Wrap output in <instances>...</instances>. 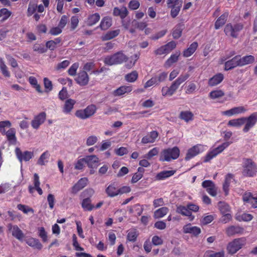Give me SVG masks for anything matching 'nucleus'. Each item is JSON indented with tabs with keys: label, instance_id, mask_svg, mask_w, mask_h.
I'll list each match as a JSON object with an SVG mask.
<instances>
[{
	"label": "nucleus",
	"instance_id": "obj_1",
	"mask_svg": "<svg viewBox=\"0 0 257 257\" xmlns=\"http://www.w3.org/2000/svg\"><path fill=\"white\" fill-rule=\"evenodd\" d=\"M190 77L189 73L181 74L174 81H173L170 87L164 86L162 88L161 92L163 96H171L178 89L179 86L183 82L185 81Z\"/></svg>",
	"mask_w": 257,
	"mask_h": 257
},
{
	"label": "nucleus",
	"instance_id": "obj_2",
	"mask_svg": "<svg viewBox=\"0 0 257 257\" xmlns=\"http://www.w3.org/2000/svg\"><path fill=\"white\" fill-rule=\"evenodd\" d=\"M180 153L179 148L176 146L164 149L160 153L159 160L161 162H170L176 160L179 158Z\"/></svg>",
	"mask_w": 257,
	"mask_h": 257
},
{
	"label": "nucleus",
	"instance_id": "obj_3",
	"mask_svg": "<svg viewBox=\"0 0 257 257\" xmlns=\"http://www.w3.org/2000/svg\"><path fill=\"white\" fill-rule=\"evenodd\" d=\"M242 174L245 177H252L257 173V166L251 159L244 158L243 160Z\"/></svg>",
	"mask_w": 257,
	"mask_h": 257
},
{
	"label": "nucleus",
	"instance_id": "obj_4",
	"mask_svg": "<svg viewBox=\"0 0 257 257\" xmlns=\"http://www.w3.org/2000/svg\"><path fill=\"white\" fill-rule=\"evenodd\" d=\"M244 25L242 23H228L224 29L225 34L233 38H237L239 33L243 30Z\"/></svg>",
	"mask_w": 257,
	"mask_h": 257
},
{
	"label": "nucleus",
	"instance_id": "obj_5",
	"mask_svg": "<svg viewBox=\"0 0 257 257\" xmlns=\"http://www.w3.org/2000/svg\"><path fill=\"white\" fill-rule=\"evenodd\" d=\"M127 59V57L121 51L106 56L104 59V63L107 65H113L121 64Z\"/></svg>",
	"mask_w": 257,
	"mask_h": 257
},
{
	"label": "nucleus",
	"instance_id": "obj_6",
	"mask_svg": "<svg viewBox=\"0 0 257 257\" xmlns=\"http://www.w3.org/2000/svg\"><path fill=\"white\" fill-rule=\"evenodd\" d=\"M246 243V239L241 237L233 239L227 246V251L229 254H234L241 249Z\"/></svg>",
	"mask_w": 257,
	"mask_h": 257
},
{
	"label": "nucleus",
	"instance_id": "obj_7",
	"mask_svg": "<svg viewBox=\"0 0 257 257\" xmlns=\"http://www.w3.org/2000/svg\"><path fill=\"white\" fill-rule=\"evenodd\" d=\"M231 142H226L218 146L217 148L209 151L204 157L203 162L207 163L209 162L213 158L216 157L218 154L222 153L226 148H227Z\"/></svg>",
	"mask_w": 257,
	"mask_h": 257
},
{
	"label": "nucleus",
	"instance_id": "obj_8",
	"mask_svg": "<svg viewBox=\"0 0 257 257\" xmlns=\"http://www.w3.org/2000/svg\"><path fill=\"white\" fill-rule=\"evenodd\" d=\"M97 110V107L94 104L88 105L85 109H79L75 112V115L78 118L85 119L93 115Z\"/></svg>",
	"mask_w": 257,
	"mask_h": 257
},
{
	"label": "nucleus",
	"instance_id": "obj_9",
	"mask_svg": "<svg viewBox=\"0 0 257 257\" xmlns=\"http://www.w3.org/2000/svg\"><path fill=\"white\" fill-rule=\"evenodd\" d=\"M242 118L245 123L242 131L244 133H247L257 122V111L252 113L247 117H242Z\"/></svg>",
	"mask_w": 257,
	"mask_h": 257
},
{
	"label": "nucleus",
	"instance_id": "obj_10",
	"mask_svg": "<svg viewBox=\"0 0 257 257\" xmlns=\"http://www.w3.org/2000/svg\"><path fill=\"white\" fill-rule=\"evenodd\" d=\"M183 2L181 0H167V4L168 8H171L170 15L173 18H176L179 14Z\"/></svg>",
	"mask_w": 257,
	"mask_h": 257
},
{
	"label": "nucleus",
	"instance_id": "obj_11",
	"mask_svg": "<svg viewBox=\"0 0 257 257\" xmlns=\"http://www.w3.org/2000/svg\"><path fill=\"white\" fill-rule=\"evenodd\" d=\"M46 119V113L45 112H41L35 115L31 121L32 127L38 130Z\"/></svg>",
	"mask_w": 257,
	"mask_h": 257
},
{
	"label": "nucleus",
	"instance_id": "obj_12",
	"mask_svg": "<svg viewBox=\"0 0 257 257\" xmlns=\"http://www.w3.org/2000/svg\"><path fill=\"white\" fill-rule=\"evenodd\" d=\"M203 151V146L198 144L190 148L186 155L185 160L189 161Z\"/></svg>",
	"mask_w": 257,
	"mask_h": 257
},
{
	"label": "nucleus",
	"instance_id": "obj_13",
	"mask_svg": "<svg viewBox=\"0 0 257 257\" xmlns=\"http://www.w3.org/2000/svg\"><path fill=\"white\" fill-rule=\"evenodd\" d=\"M201 186L206 189L207 193L212 196L217 195V189L214 183L210 180H206L202 182Z\"/></svg>",
	"mask_w": 257,
	"mask_h": 257
},
{
	"label": "nucleus",
	"instance_id": "obj_14",
	"mask_svg": "<svg viewBox=\"0 0 257 257\" xmlns=\"http://www.w3.org/2000/svg\"><path fill=\"white\" fill-rule=\"evenodd\" d=\"M8 228L9 231L12 233L13 236L20 241L23 240L24 237V234L18 225L10 223L8 225Z\"/></svg>",
	"mask_w": 257,
	"mask_h": 257
},
{
	"label": "nucleus",
	"instance_id": "obj_15",
	"mask_svg": "<svg viewBox=\"0 0 257 257\" xmlns=\"http://www.w3.org/2000/svg\"><path fill=\"white\" fill-rule=\"evenodd\" d=\"M75 80L80 86H84L88 84L89 81V77L86 71H80L77 74Z\"/></svg>",
	"mask_w": 257,
	"mask_h": 257
},
{
	"label": "nucleus",
	"instance_id": "obj_16",
	"mask_svg": "<svg viewBox=\"0 0 257 257\" xmlns=\"http://www.w3.org/2000/svg\"><path fill=\"white\" fill-rule=\"evenodd\" d=\"M159 133L157 131H151L142 138L141 143L143 145L154 143L156 142Z\"/></svg>",
	"mask_w": 257,
	"mask_h": 257
},
{
	"label": "nucleus",
	"instance_id": "obj_17",
	"mask_svg": "<svg viewBox=\"0 0 257 257\" xmlns=\"http://www.w3.org/2000/svg\"><path fill=\"white\" fill-rule=\"evenodd\" d=\"M15 153L18 159L21 162L23 160L26 162L29 161L34 156L33 153L30 151L22 152L19 148H16Z\"/></svg>",
	"mask_w": 257,
	"mask_h": 257
},
{
	"label": "nucleus",
	"instance_id": "obj_18",
	"mask_svg": "<svg viewBox=\"0 0 257 257\" xmlns=\"http://www.w3.org/2000/svg\"><path fill=\"white\" fill-rule=\"evenodd\" d=\"M33 184L34 186L29 185L28 190L30 193L32 194L34 192V189L37 190L38 194L40 195L43 194V190L40 188V182L39 180V176L38 174L35 173L34 175Z\"/></svg>",
	"mask_w": 257,
	"mask_h": 257
},
{
	"label": "nucleus",
	"instance_id": "obj_19",
	"mask_svg": "<svg viewBox=\"0 0 257 257\" xmlns=\"http://www.w3.org/2000/svg\"><path fill=\"white\" fill-rule=\"evenodd\" d=\"M237 67H240L238 55L224 63V70L226 71L232 70Z\"/></svg>",
	"mask_w": 257,
	"mask_h": 257
},
{
	"label": "nucleus",
	"instance_id": "obj_20",
	"mask_svg": "<svg viewBox=\"0 0 257 257\" xmlns=\"http://www.w3.org/2000/svg\"><path fill=\"white\" fill-rule=\"evenodd\" d=\"M246 111L247 109H245L244 106H240L238 107H234L229 110L223 111L222 114L228 116H231L234 115L243 113Z\"/></svg>",
	"mask_w": 257,
	"mask_h": 257
},
{
	"label": "nucleus",
	"instance_id": "obj_21",
	"mask_svg": "<svg viewBox=\"0 0 257 257\" xmlns=\"http://www.w3.org/2000/svg\"><path fill=\"white\" fill-rule=\"evenodd\" d=\"M88 179L86 177L82 178L72 187V193L76 194L79 191L84 188L87 184Z\"/></svg>",
	"mask_w": 257,
	"mask_h": 257
},
{
	"label": "nucleus",
	"instance_id": "obj_22",
	"mask_svg": "<svg viewBox=\"0 0 257 257\" xmlns=\"http://www.w3.org/2000/svg\"><path fill=\"white\" fill-rule=\"evenodd\" d=\"M85 163L90 168H96L98 165L99 159L95 155L87 156L85 157Z\"/></svg>",
	"mask_w": 257,
	"mask_h": 257
},
{
	"label": "nucleus",
	"instance_id": "obj_23",
	"mask_svg": "<svg viewBox=\"0 0 257 257\" xmlns=\"http://www.w3.org/2000/svg\"><path fill=\"white\" fill-rule=\"evenodd\" d=\"M183 232L185 233H190L197 236L201 233V229L197 226H192L190 223H189L183 228Z\"/></svg>",
	"mask_w": 257,
	"mask_h": 257
},
{
	"label": "nucleus",
	"instance_id": "obj_24",
	"mask_svg": "<svg viewBox=\"0 0 257 257\" xmlns=\"http://www.w3.org/2000/svg\"><path fill=\"white\" fill-rule=\"evenodd\" d=\"M105 192L110 197H114L118 195V188L117 184L113 182L109 184L105 189Z\"/></svg>",
	"mask_w": 257,
	"mask_h": 257
},
{
	"label": "nucleus",
	"instance_id": "obj_25",
	"mask_svg": "<svg viewBox=\"0 0 257 257\" xmlns=\"http://www.w3.org/2000/svg\"><path fill=\"white\" fill-rule=\"evenodd\" d=\"M229 16L228 12H226L222 14L215 21L214 28L218 30L222 27L226 22Z\"/></svg>",
	"mask_w": 257,
	"mask_h": 257
},
{
	"label": "nucleus",
	"instance_id": "obj_26",
	"mask_svg": "<svg viewBox=\"0 0 257 257\" xmlns=\"http://www.w3.org/2000/svg\"><path fill=\"white\" fill-rule=\"evenodd\" d=\"M224 79V75L221 73H218L208 80V84L210 86H214L220 84Z\"/></svg>",
	"mask_w": 257,
	"mask_h": 257
},
{
	"label": "nucleus",
	"instance_id": "obj_27",
	"mask_svg": "<svg viewBox=\"0 0 257 257\" xmlns=\"http://www.w3.org/2000/svg\"><path fill=\"white\" fill-rule=\"evenodd\" d=\"M244 229L242 227L239 226L231 225L228 227L226 230V234L229 236H232L236 234H241L243 233Z\"/></svg>",
	"mask_w": 257,
	"mask_h": 257
},
{
	"label": "nucleus",
	"instance_id": "obj_28",
	"mask_svg": "<svg viewBox=\"0 0 257 257\" xmlns=\"http://www.w3.org/2000/svg\"><path fill=\"white\" fill-rule=\"evenodd\" d=\"M128 12L125 7H122L121 8L115 7L113 9V15L114 16H119L121 20L124 19L127 15Z\"/></svg>",
	"mask_w": 257,
	"mask_h": 257
},
{
	"label": "nucleus",
	"instance_id": "obj_29",
	"mask_svg": "<svg viewBox=\"0 0 257 257\" xmlns=\"http://www.w3.org/2000/svg\"><path fill=\"white\" fill-rule=\"evenodd\" d=\"M16 133V131L14 128H11L6 132L5 135L6 136L7 140L11 145H15L16 144L17 138Z\"/></svg>",
	"mask_w": 257,
	"mask_h": 257
},
{
	"label": "nucleus",
	"instance_id": "obj_30",
	"mask_svg": "<svg viewBox=\"0 0 257 257\" xmlns=\"http://www.w3.org/2000/svg\"><path fill=\"white\" fill-rule=\"evenodd\" d=\"M238 55L240 67L252 64L255 61V58L252 55H246L242 57L239 55Z\"/></svg>",
	"mask_w": 257,
	"mask_h": 257
},
{
	"label": "nucleus",
	"instance_id": "obj_31",
	"mask_svg": "<svg viewBox=\"0 0 257 257\" xmlns=\"http://www.w3.org/2000/svg\"><path fill=\"white\" fill-rule=\"evenodd\" d=\"M184 29V24L179 23L176 25L172 30V34L173 38L175 39H178L181 37Z\"/></svg>",
	"mask_w": 257,
	"mask_h": 257
},
{
	"label": "nucleus",
	"instance_id": "obj_32",
	"mask_svg": "<svg viewBox=\"0 0 257 257\" xmlns=\"http://www.w3.org/2000/svg\"><path fill=\"white\" fill-rule=\"evenodd\" d=\"M233 178L234 175L231 173H228L225 176L224 182L223 184V190L225 193V196L228 194L230 184L232 180H233Z\"/></svg>",
	"mask_w": 257,
	"mask_h": 257
},
{
	"label": "nucleus",
	"instance_id": "obj_33",
	"mask_svg": "<svg viewBox=\"0 0 257 257\" xmlns=\"http://www.w3.org/2000/svg\"><path fill=\"white\" fill-rule=\"evenodd\" d=\"M198 45L197 42H193L189 47L184 50L183 56L184 57H189L191 56L196 50Z\"/></svg>",
	"mask_w": 257,
	"mask_h": 257
},
{
	"label": "nucleus",
	"instance_id": "obj_34",
	"mask_svg": "<svg viewBox=\"0 0 257 257\" xmlns=\"http://www.w3.org/2000/svg\"><path fill=\"white\" fill-rule=\"evenodd\" d=\"M132 91V87L131 86H121L115 90L113 94L114 96H120L126 93H129Z\"/></svg>",
	"mask_w": 257,
	"mask_h": 257
},
{
	"label": "nucleus",
	"instance_id": "obj_35",
	"mask_svg": "<svg viewBox=\"0 0 257 257\" xmlns=\"http://www.w3.org/2000/svg\"><path fill=\"white\" fill-rule=\"evenodd\" d=\"M26 242L30 246L39 250L41 249L43 247L39 239L35 238L30 237L26 240Z\"/></svg>",
	"mask_w": 257,
	"mask_h": 257
},
{
	"label": "nucleus",
	"instance_id": "obj_36",
	"mask_svg": "<svg viewBox=\"0 0 257 257\" xmlns=\"http://www.w3.org/2000/svg\"><path fill=\"white\" fill-rule=\"evenodd\" d=\"M76 103L75 100L72 99H68L66 100L63 108V112L65 113H70L74 107Z\"/></svg>",
	"mask_w": 257,
	"mask_h": 257
},
{
	"label": "nucleus",
	"instance_id": "obj_37",
	"mask_svg": "<svg viewBox=\"0 0 257 257\" xmlns=\"http://www.w3.org/2000/svg\"><path fill=\"white\" fill-rule=\"evenodd\" d=\"M62 41L61 38H55L53 40H49L46 43V48L51 51L54 50L57 48V45L59 44Z\"/></svg>",
	"mask_w": 257,
	"mask_h": 257
},
{
	"label": "nucleus",
	"instance_id": "obj_38",
	"mask_svg": "<svg viewBox=\"0 0 257 257\" xmlns=\"http://www.w3.org/2000/svg\"><path fill=\"white\" fill-rule=\"evenodd\" d=\"M175 173V170L163 171L157 175L156 178L159 180H164L173 176Z\"/></svg>",
	"mask_w": 257,
	"mask_h": 257
},
{
	"label": "nucleus",
	"instance_id": "obj_39",
	"mask_svg": "<svg viewBox=\"0 0 257 257\" xmlns=\"http://www.w3.org/2000/svg\"><path fill=\"white\" fill-rule=\"evenodd\" d=\"M81 206L85 211H91L94 208V206L91 204V200L89 197L83 199Z\"/></svg>",
	"mask_w": 257,
	"mask_h": 257
},
{
	"label": "nucleus",
	"instance_id": "obj_40",
	"mask_svg": "<svg viewBox=\"0 0 257 257\" xmlns=\"http://www.w3.org/2000/svg\"><path fill=\"white\" fill-rule=\"evenodd\" d=\"M194 115L190 111H182L179 114V118L181 119L188 122L193 119Z\"/></svg>",
	"mask_w": 257,
	"mask_h": 257
},
{
	"label": "nucleus",
	"instance_id": "obj_41",
	"mask_svg": "<svg viewBox=\"0 0 257 257\" xmlns=\"http://www.w3.org/2000/svg\"><path fill=\"white\" fill-rule=\"evenodd\" d=\"M218 209L221 214L230 213V207L224 202L219 201L218 203Z\"/></svg>",
	"mask_w": 257,
	"mask_h": 257
},
{
	"label": "nucleus",
	"instance_id": "obj_42",
	"mask_svg": "<svg viewBox=\"0 0 257 257\" xmlns=\"http://www.w3.org/2000/svg\"><path fill=\"white\" fill-rule=\"evenodd\" d=\"M99 20L100 16L99 14H93L88 17L87 21V24L89 26H92L97 23Z\"/></svg>",
	"mask_w": 257,
	"mask_h": 257
},
{
	"label": "nucleus",
	"instance_id": "obj_43",
	"mask_svg": "<svg viewBox=\"0 0 257 257\" xmlns=\"http://www.w3.org/2000/svg\"><path fill=\"white\" fill-rule=\"evenodd\" d=\"M111 26V19L107 17L103 18L99 25V27L101 30H105L108 29Z\"/></svg>",
	"mask_w": 257,
	"mask_h": 257
},
{
	"label": "nucleus",
	"instance_id": "obj_44",
	"mask_svg": "<svg viewBox=\"0 0 257 257\" xmlns=\"http://www.w3.org/2000/svg\"><path fill=\"white\" fill-rule=\"evenodd\" d=\"M169 209L166 207H162L156 210L154 213V217L155 218H160L164 217L167 214Z\"/></svg>",
	"mask_w": 257,
	"mask_h": 257
},
{
	"label": "nucleus",
	"instance_id": "obj_45",
	"mask_svg": "<svg viewBox=\"0 0 257 257\" xmlns=\"http://www.w3.org/2000/svg\"><path fill=\"white\" fill-rule=\"evenodd\" d=\"M120 33V30L117 29L107 32L103 37V40H109L117 36Z\"/></svg>",
	"mask_w": 257,
	"mask_h": 257
},
{
	"label": "nucleus",
	"instance_id": "obj_46",
	"mask_svg": "<svg viewBox=\"0 0 257 257\" xmlns=\"http://www.w3.org/2000/svg\"><path fill=\"white\" fill-rule=\"evenodd\" d=\"M243 124L244 122L243 121V118L242 117L238 118L232 119L229 120V121L227 123V125L228 126L239 127Z\"/></svg>",
	"mask_w": 257,
	"mask_h": 257
},
{
	"label": "nucleus",
	"instance_id": "obj_47",
	"mask_svg": "<svg viewBox=\"0 0 257 257\" xmlns=\"http://www.w3.org/2000/svg\"><path fill=\"white\" fill-rule=\"evenodd\" d=\"M50 154L48 151L44 152L39 158L37 164L41 166L45 165V163L48 162V159L49 158Z\"/></svg>",
	"mask_w": 257,
	"mask_h": 257
},
{
	"label": "nucleus",
	"instance_id": "obj_48",
	"mask_svg": "<svg viewBox=\"0 0 257 257\" xmlns=\"http://www.w3.org/2000/svg\"><path fill=\"white\" fill-rule=\"evenodd\" d=\"M180 55V51L176 52L175 54H172L166 61V65L168 66H170L173 63L176 62L178 60V58Z\"/></svg>",
	"mask_w": 257,
	"mask_h": 257
},
{
	"label": "nucleus",
	"instance_id": "obj_49",
	"mask_svg": "<svg viewBox=\"0 0 257 257\" xmlns=\"http://www.w3.org/2000/svg\"><path fill=\"white\" fill-rule=\"evenodd\" d=\"M138 78V73L137 71H133L132 72L127 74L125 76V79L129 82H134Z\"/></svg>",
	"mask_w": 257,
	"mask_h": 257
},
{
	"label": "nucleus",
	"instance_id": "obj_50",
	"mask_svg": "<svg viewBox=\"0 0 257 257\" xmlns=\"http://www.w3.org/2000/svg\"><path fill=\"white\" fill-rule=\"evenodd\" d=\"M224 94V92L222 90L217 89L211 91L209 94V96L210 98L214 99L220 98Z\"/></svg>",
	"mask_w": 257,
	"mask_h": 257
},
{
	"label": "nucleus",
	"instance_id": "obj_51",
	"mask_svg": "<svg viewBox=\"0 0 257 257\" xmlns=\"http://www.w3.org/2000/svg\"><path fill=\"white\" fill-rule=\"evenodd\" d=\"M0 69L3 75L6 77H10V73L8 69V67L2 59H0Z\"/></svg>",
	"mask_w": 257,
	"mask_h": 257
},
{
	"label": "nucleus",
	"instance_id": "obj_52",
	"mask_svg": "<svg viewBox=\"0 0 257 257\" xmlns=\"http://www.w3.org/2000/svg\"><path fill=\"white\" fill-rule=\"evenodd\" d=\"M176 211L183 216H190V211L189 210L188 206L187 207L182 205L177 206Z\"/></svg>",
	"mask_w": 257,
	"mask_h": 257
},
{
	"label": "nucleus",
	"instance_id": "obj_53",
	"mask_svg": "<svg viewBox=\"0 0 257 257\" xmlns=\"http://www.w3.org/2000/svg\"><path fill=\"white\" fill-rule=\"evenodd\" d=\"M12 15V12L6 8H3L0 10V18L2 17V21L7 20Z\"/></svg>",
	"mask_w": 257,
	"mask_h": 257
},
{
	"label": "nucleus",
	"instance_id": "obj_54",
	"mask_svg": "<svg viewBox=\"0 0 257 257\" xmlns=\"http://www.w3.org/2000/svg\"><path fill=\"white\" fill-rule=\"evenodd\" d=\"M29 82L38 92H42L41 89V86L38 84L37 80L35 77L30 76L29 78Z\"/></svg>",
	"mask_w": 257,
	"mask_h": 257
},
{
	"label": "nucleus",
	"instance_id": "obj_55",
	"mask_svg": "<svg viewBox=\"0 0 257 257\" xmlns=\"http://www.w3.org/2000/svg\"><path fill=\"white\" fill-rule=\"evenodd\" d=\"M12 125V123L9 120H5L0 121V133L3 135H5L6 134V127H10Z\"/></svg>",
	"mask_w": 257,
	"mask_h": 257
},
{
	"label": "nucleus",
	"instance_id": "obj_56",
	"mask_svg": "<svg viewBox=\"0 0 257 257\" xmlns=\"http://www.w3.org/2000/svg\"><path fill=\"white\" fill-rule=\"evenodd\" d=\"M176 43L174 41H172L164 45V47L166 54H169L176 47Z\"/></svg>",
	"mask_w": 257,
	"mask_h": 257
},
{
	"label": "nucleus",
	"instance_id": "obj_57",
	"mask_svg": "<svg viewBox=\"0 0 257 257\" xmlns=\"http://www.w3.org/2000/svg\"><path fill=\"white\" fill-rule=\"evenodd\" d=\"M159 148L155 147L150 150L147 154L144 155V158L151 159L152 157L157 155L159 153Z\"/></svg>",
	"mask_w": 257,
	"mask_h": 257
},
{
	"label": "nucleus",
	"instance_id": "obj_58",
	"mask_svg": "<svg viewBox=\"0 0 257 257\" xmlns=\"http://www.w3.org/2000/svg\"><path fill=\"white\" fill-rule=\"evenodd\" d=\"M33 50L40 54H43L47 52V48H46L43 44H35L33 47Z\"/></svg>",
	"mask_w": 257,
	"mask_h": 257
},
{
	"label": "nucleus",
	"instance_id": "obj_59",
	"mask_svg": "<svg viewBox=\"0 0 257 257\" xmlns=\"http://www.w3.org/2000/svg\"><path fill=\"white\" fill-rule=\"evenodd\" d=\"M138 236V234L136 230H131L127 234V240L134 242L136 241Z\"/></svg>",
	"mask_w": 257,
	"mask_h": 257
},
{
	"label": "nucleus",
	"instance_id": "obj_60",
	"mask_svg": "<svg viewBox=\"0 0 257 257\" xmlns=\"http://www.w3.org/2000/svg\"><path fill=\"white\" fill-rule=\"evenodd\" d=\"M17 208L23 211L24 213L27 214L29 212H31L32 213L34 212V210L32 208L29 207L28 206L25 205H23L22 204H19L17 205Z\"/></svg>",
	"mask_w": 257,
	"mask_h": 257
},
{
	"label": "nucleus",
	"instance_id": "obj_61",
	"mask_svg": "<svg viewBox=\"0 0 257 257\" xmlns=\"http://www.w3.org/2000/svg\"><path fill=\"white\" fill-rule=\"evenodd\" d=\"M84 163H85V158L78 160L74 164L75 169L78 170H82L84 167Z\"/></svg>",
	"mask_w": 257,
	"mask_h": 257
},
{
	"label": "nucleus",
	"instance_id": "obj_62",
	"mask_svg": "<svg viewBox=\"0 0 257 257\" xmlns=\"http://www.w3.org/2000/svg\"><path fill=\"white\" fill-rule=\"evenodd\" d=\"M79 67L78 63L73 64L68 70V73L70 76H75L76 74V71Z\"/></svg>",
	"mask_w": 257,
	"mask_h": 257
},
{
	"label": "nucleus",
	"instance_id": "obj_63",
	"mask_svg": "<svg viewBox=\"0 0 257 257\" xmlns=\"http://www.w3.org/2000/svg\"><path fill=\"white\" fill-rule=\"evenodd\" d=\"M37 6L35 4H29L27 10V15L28 17H30L34 14L37 10Z\"/></svg>",
	"mask_w": 257,
	"mask_h": 257
},
{
	"label": "nucleus",
	"instance_id": "obj_64",
	"mask_svg": "<svg viewBox=\"0 0 257 257\" xmlns=\"http://www.w3.org/2000/svg\"><path fill=\"white\" fill-rule=\"evenodd\" d=\"M39 236L42 238L43 242L47 241V234L44 227H42L39 228Z\"/></svg>",
	"mask_w": 257,
	"mask_h": 257
}]
</instances>
